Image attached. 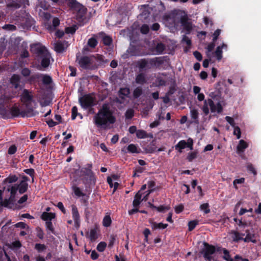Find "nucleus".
<instances>
[{
	"label": "nucleus",
	"instance_id": "24",
	"mask_svg": "<svg viewBox=\"0 0 261 261\" xmlns=\"http://www.w3.org/2000/svg\"><path fill=\"white\" fill-rule=\"evenodd\" d=\"M136 82L138 84L142 85L146 83V79L143 74H138L136 78Z\"/></svg>",
	"mask_w": 261,
	"mask_h": 261
},
{
	"label": "nucleus",
	"instance_id": "18",
	"mask_svg": "<svg viewBox=\"0 0 261 261\" xmlns=\"http://www.w3.org/2000/svg\"><path fill=\"white\" fill-rule=\"evenodd\" d=\"M6 101V100L5 96L2 94H0V115L2 116H5L7 114V112L4 106Z\"/></svg>",
	"mask_w": 261,
	"mask_h": 261
},
{
	"label": "nucleus",
	"instance_id": "28",
	"mask_svg": "<svg viewBox=\"0 0 261 261\" xmlns=\"http://www.w3.org/2000/svg\"><path fill=\"white\" fill-rule=\"evenodd\" d=\"M88 238L91 241H94L97 238L96 231L95 229H91L88 233Z\"/></svg>",
	"mask_w": 261,
	"mask_h": 261
},
{
	"label": "nucleus",
	"instance_id": "22",
	"mask_svg": "<svg viewBox=\"0 0 261 261\" xmlns=\"http://www.w3.org/2000/svg\"><path fill=\"white\" fill-rule=\"evenodd\" d=\"M151 227L154 229H163L166 228L168 226L167 224H163L162 223H156L152 222L151 223Z\"/></svg>",
	"mask_w": 261,
	"mask_h": 261
},
{
	"label": "nucleus",
	"instance_id": "53",
	"mask_svg": "<svg viewBox=\"0 0 261 261\" xmlns=\"http://www.w3.org/2000/svg\"><path fill=\"white\" fill-rule=\"evenodd\" d=\"M17 148L15 145L11 146L8 149V153L9 154H13L16 151Z\"/></svg>",
	"mask_w": 261,
	"mask_h": 261
},
{
	"label": "nucleus",
	"instance_id": "38",
	"mask_svg": "<svg viewBox=\"0 0 261 261\" xmlns=\"http://www.w3.org/2000/svg\"><path fill=\"white\" fill-rule=\"evenodd\" d=\"M197 224H198L197 221L193 220V221H190L188 223L189 230L190 231L192 230L193 229H194V228Z\"/></svg>",
	"mask_w": 261,
	"mask_h": 261
},
{
	"label": "nucleus",
	"instance_id": "9",
	"mask_svg": "<svg viewBox=\"0 0 261 261\" xmlns=\"http://www.w3.org/2000/svg\"><path fill=\"white\" fill-rule=\"evenodd\" d=\"M193 140L191 138H189L186 142L185 140L180 141L175 146L176 149H179V151L181 152V150L185 148L186 147H189L190 150L193 149Z\"/></svg>",
	"mask_w": 261,
	"mask_h": 261
},
{
	"label": "nucleus",
	"instance_id": "37",
	"mask_svg": "<svg viewBox=\"0 0 261 261\" xmlns=\"http://www.w3.org/2000/svg\"><path fill=\"white\" fill-rule=\"evenodd\" d=\"M142 93V90L141 87L136 88L134 91V96L135 97L137 98L139 97Z\"/></svg>",
	"mask_w": 261,
	"mask_h": 261
},
{
	"label": "nucleus",
	"instance_id": "16",
	"mask_svg": "<svg viewBox=\"0 0 261 261\" xmlns=\"http://www.w3.org/2000/svg\"><path fill=\"white\" fill-rule=\"evenodd\" d=\"M181 23L184 28L188 32H190L192 28L191 22L187 19L186 16H184L181 19Z\"/></svg>",
	"mask_w": 261,
	"mask_h": 261
},
{
	"label": "nucleus",
	"instance_id": "49",
	"mask_svg": "<svg viewBox=\"0 0 261 261\" xmlns=\"http://www.w3.org/2000/svg\"><path fill=\"white\" fill-rule=\"evenodd\" d=\"M247 168L248 171L252 173L254 175L256 174V170L251 164H248L247 166Z\"/></svg>",
	"mask_w": 261,
	"mask_h": 261
},
{
	"label": "nucleus",
	"instance_id": "45",
	"mask_svg": "<svg viewBox=\"0 0 261 261\" xmlns=\"http://www.w3.org/2000/svg\"><path fill=\"white\" fill-rule=\"evenodd\" d=\"M197 156V152H193L191 153H190L187 157L188 160L189 161H192L193 159H195Z\"/></svg>",
	"mask_w": 261,
	"mask_h": 261
},
{
	"label": "nucleus",
	"instance_id": "63",
	"mask_svg": "<svg viewBox=\"0 0 261 261\" xmlns=\"http://www.w3.org/2000/svg\"><path fill=\"white\" fill-rule=\"evenodd\" d=\"M21 73L24 76H27L30 74V71L29 69H28V68H24L22 70Z\"/></svg>",
	"mask_w": 261,
	"mask_h": 261
},
{
	"label": "nucleus",
	"instance_id": "30",
	"mask_svg": "<svg viewBox=\"0 0 261 261\" xmlns=\"http://www.w3.org/2000/svg\"><path fill=\"white\" fill-rule=\"evenodd\" d=\"M136 136L138 138L143 139L147 137V134L143 130H138L136 133Z\"/></svg>",
	"mask_w": 261,
	"mask_h": 261
},
{
	"label": "nucleus",
	"instance_id": "40",
	"mask_svg": "<svg viewBox=\"0 0 261 261\" xmlns=\"http://www.w3.org/2000/svg\"><path fill=\"white\" fill-rule=\"evenodd\" d=\"M233 130V134L236 135L237 139H239L241 137V130L238 126H234Z\"/></svg>",
	"mask_w": 261,
	"mask_h": 261
},
{
	"label": "nucleus",
	"instance_id": "6",
	"mask_svg": "<svg viewBox=\"0 0 261 261\" xmlns=\"http://www.w3.org/2000/svg\"><path fill=\"white\" fill-rule=\"evenodd\" d=\"M77 60L80 66L84 69H93L98 65L96 57L94 56L82 57L77 58Z\"/></svg>",
	"mask_w": 261,
	"mask_h": 261
},
{
	"label": "nucleus",
	"instance_id": "35",
	"mask_svg": "<svg viewBox=\"0 0 261 261\" xmlns=\"http://www.w3.org/2000/svg\"><path fill=\"white\" fill-rule=\"evenodd\" d=\"M77 29V27L76 25H73L70 27H68L66 28L65 32L67 34H73L75 32Z\"/></svg>",
	"mask_w": 261,
	"mask_h": 261
},
{
	"label": "nucleus",
	"instance_id": "42",
	"mask_svg": "<svg viewBox=\"0 0 261 261\" xmlns=\"http://www.w3.org/2000/svg\"><path fill=\"white\" fill-rule=\"evenodd\" d=\"M244 181H245L244 178H241L240 179H235L233 181V186L235 187V188L237 189V184H243V183L244 182Z\"/></svg>",
	"mask_w": 261,
	"mask_h": 261
},
{
	"label": "nucleus",
	"instance_id": "56",
	"mask_svg": "<svg viewBox=\"0 0 261 261\" xmlns=\"http://www.w3.org/2000/svg\"><path fill=\"white\" fill-rule=\"evenodd\" d=\"M184 210V206L182 204L176 206L175 207V211L176 213H179Z\"/></svg>",
	"mask_w": 261,
	"mask_h": 261
},
{
	"label": "nucleus",
	"instance_id": "58",
	"mask_svg": "<svg viewBox=\"0 0 261 261\" xmlns=\"http://www.w3.org/2000/svg\"><path fill=\"white\" fill-rule=\"evenodd\" d=\"M156 49L159 53H162L164 49V46L163 44H158L156 46Z\"/></svg>",
	"mask_w": 261,
	"mask_h": 261
},
{
	"label": "nucleus",
	"instance_id": "62",
	"mask_svg": "<svg viewBox=\"0 0 261 261\" xmlns=\"http://www.w3.org/2000/svg\"><path fill=\"white\" fill-rule=\"evenodd\" d=\"M57 206L58 207V208L61 210V211L63 212L64 213H65V209L64 207V205L63 204V203L61 202H59L57 204Z\"/></svg>",
	"mask_w": 261,
	"mask_h": 261
},
{
	"label": "nucleus",
	"instance_id": "10",
	"mask_svg": "<svg viewBox=\"0 0 261 261\" xmlns=\"http://www.w3.org/2000/svg\"><path fill=\"white\" fill-rule=\"evenodd\" d=\"M21 100L22 102L25 103L26 105L30 109L35 108L36 107H32L30 108L29 105L31 103L33 102L35 103L32 99V97L30 95L29 93L27 90H24L22 97H21Z\"/></svg>",
	"mask_w": 261,
	"mask_h": 261
},
{
	"label": "nucleus",
	"instance_id": "47",
	"mask_svg": "<svg viewBox=\"0 0 261 261\" xmlns=\"http://www.w3.org/2000/svg\"><path fill=\"white\" fill-rule=\"evenodd\" d=\"M112 42L111 38L109 36H105L103 38V42L105 45H110Z\"/></svg>",
	"mask_w": 261,
	"mask_h": 261
},
{
	"label": "nucleus",
	"instance_id": "59",
	"mask_svg": "<svg viewBox=\"0 0 261 261\" xmlns=\"http://www.w3.org/2000/svg\"><path fill=\"white\" fill-rule=\"evenodd\" d=\"M46 123L49 127H53L58 124L57 122L54 121L52 119L47 121Z\"/></svg>",
	"mask_w": 261,
	"mask_h": 261
},
{
	"label": "nucleus",
	"instance_id": "44",
	"mask_svg": "<svg viewBox=\"0 0 261 261\" xmlns=\"http://www.w3.org/2000/svg\"><path fill=\"white\" fill-rule=\"evenodd\" d=\"M221 33V30L217 29L213 34V41L215 42Z\"/></svg>",
	"mask_w": 261,
	"mask_h": 261
},
{
	"label": "nucleus",
	"instance_id": "50",
	"mask_svg": "<svg viewBox=\"0 0 261 261\" xmlns=\"http://www.w3.org/2000/svg\"><path fill=\"white\" fill-rule=\"evenodd\" d=\"M149 31V27L146 24L143 25L141 28V32L143 34H147Z\"/></svg>",
	"mask_w": 261,
	"mask_h": 261
},
{
	"label": "nucleus",
	"instance_id": "41",
	"mask_svg": "<svg viewBox=\"0 0 261 261\" xmlns=\"http://www.w3.org/2000/svg\"><path fill=\"white\" fill-rule=\"evenodd\" d=\"M24 171L25 172V173L30 175L32 177V182H33L34 181V173H35L34 170L33 169H28L24 170Z\"/></svg>",
	"mask_w": 261,
	"mask_h": 261
},
{
	"label": "nucleus",
	"instance_id": "12",
	"mask_svg": "<svg viewBox=\"0 0 261 261\" xmlns=\"http://www.w3.org/2000/svg\"><path fill=\"white\" fill-rule=\"evenodd\" d=\"M190 114L191 118L193 120V121L195 123H196L197 124H199L200 123V122L199 121V111H198V109H197L195 107H190Z\"/></svg>",
	"mask_w": 261,
	"mask_h": 261
},
{
	"label": "nucleus",
	"instance_id": "13",
	"mask_svg": "<svg viewBox=\"0 0 261 261\" xmlns=\"http://www.w3.org/2000/svg\"><path fill=\"white\" fill-rule=\"evenodd\" d=\"M233 220L241 228H245L246 227H252L251 221L243 220L242 219L238 220L237 218H234Z\"/></svg>",
	"mask_w": 261,
	"mask_h": 261
},
{
	"label": "nucleus",
	"instance_id": "54",
	"mask_svg": "<svg viewBox=\"0 0 261 261\" xmlns=\"http://www.w3.org/2000/svg\"><path fill=\"white\" fill-rule=\"evenodd\" d=\"M134 115V111L132 109L128 110L125 113V116L127 118H131Z\"/></svg>",
	"mask_w": 261,
	"mask_h": 261
},
{
	"label": "nucleus",
	"instance_id": "31",
	"mask_svg": "<svg viewBox=\"0 0 261 261\" xmlns=\"http://www.w3.org/2000/svg\"><path fill=\"white\" fill-rule=\"evenodd\" d=\"M72 190L74 194L77 197H81L84 196L83 193L81 191L80 189L76 186H73Z\"/></svg>",
	"mask_w": 261,
	"mask_h": 261
},
{
	"label": "nucleus",
	"instance_id": "46",
	"mask_svg": "<svg viewBox=\"0 0 261 261\" xmlns=\"http://www.w3.org/2000/svg\"><path fill=\"white\" fill-rule=\"evenodd\" d=\"M35 248L38 251H42L45 249L46 247L43 244H37L35 245Z\"/></svg>",
	"mask_w": 261,
	"mask_h": 261
},
{
	"label": "nucleus",
	"instance_id": "27",
	"mask_svg": "<svg viewBox=\"0 0 261 261\" xmlns=\"http://www.w3.org/2000/svg\"><path fill=\"white\" fill-rule=\"evenodd\" d=\"M18 179L17 177L15 175H10L5 179V182L9 184H12L16 182Z\"/></svg>",
	"mask_w": 261,
	"mask_h": 261
},
{
	"label": "nucleus",
	"instance_id": "23",
	"mask_svg": "<svg viewBox=\"0 0 261 261\" xmlns=\"http://www.w3.org/2000/svg\"><path fill=\"white\" fill-rule=\"evenodd\" d=\"M20 82V77L17 75H14L11 79V83L15 88H18Z\"/></svg>",
	"mask_w": 261,
	"mask_h": 261
},
{
	"label": "nucleus",
	"instance_id": "5",
	"mask_svg": "<svg viewBox=\"0 0 261 261\" xmlns=\"http://www.w3.org/2000/svg\"><path fill=\"white\" fill-rule=\"evenodd\" d=\"M251 229H246L245 230L246 237L244 238L245 236V233H240L237 231H233L230 233V236L231 238L233 241L238 242L240 240H243L245 242H252L253 243H256V240L255 239V235L253 232H252Z\"/></svg>",
	"mask_w": 261,
	"mask_h": 261
},
{
	"label": "nucleus",
	"instance_id": "20",
	"mask_svg": "<svg viewBox=\"0 0 261 261\" xmlns=\"http://www.w3.org/2000/svg\"><path fill=\"white\" fill-rule=\"evenodd\" d=\"M248 147L247 143L245 142L243 140H241L239 141V143L237 146V151L238 152H243L244 149H246Z\"/></svg>",
	"mask_w": 261,
	"mask_h": 261
},
{
	"label": "nucleus",
	"instance_id": "15",
	"mask_svg": "<svg viewBox=\"0 0 261 261\" xmlns=\"http://www.w3.org/2000/svg\"><path fill=\"white\" fill-rule=\"evenodd\" d=\"M139 149L138 148L137 146L133 144H131L129 145L127 147H123L122 148V151L126 153L127 152L134 153H138L139 152Z\"/></svg>",
	"mask_w": 261,
	"mask_h": 261
},
{
	"label": "nucleus",
	"instance_id": "8",
	"mask_svg": "<svg viewBox=\"0 0 261 261\" xmlns=\"http://www.w3.org/2000/svg\"><path fill=\"white\" fill-rule=\"evenodd\" d=\"M204 248L203 251L204 257L206 260L212 261L213 259L212 255L215 252V248L205 243H204Z\"/></svg>",
	"mask_w": 261,
	"mask_h": 261
},
{
	"label": "nucleus",
	"instance_id": "26",
	"mask_svg": "<svg viewBox=\"0 0 261 261\" xmlns=\"http://www.w3.org/2000/svg\"><path fill=\"white\" fill-rule=\"evenodd\" d=\"M0 261H11L10 258L4 250L0 251Z\"/></svg>",
	"mask_w": 261,
	"mask_h": 261
},
{
	"label": "nucleus",
	"instance_id": "39",
	"mask_svg": "<svg viewBox=\"0 0 261 261\" xmlns=\"http://www.w3.org/2000/svg\"><path fill=\"white\" fill-rule=\"evenodd\" d=\"M88 44L89 46L94 48L97 45V42L95 38H91L89 39Z\"/></svg>",
	"mask_w": 261,
	"mask_h": 261
},
{
	"label": "nucleus",
	"instance_id": "17",
	"mask_svg": "<svg viewBox=\"0 0 261 261\" xmlns=\"http://www.w3.org/2000/svg\"><path fill=\"white\" fill-rule=\"evenodd\" d=\"M72 215L73 220L76 225L80 223V215L77 207L75 205H72Z\"/></svg>",
	"mask_w": 261,
	"mask_h": 261
},
{
	"label": "nucleus",
	"instance_id": "2",
	"mask_svg": "<svg viewBox=\"0 0 261 261\" xmlns=\"http://www.w3.org/2000/svg\"><path fill=\"white\" fill-rule=\"evenodd\" d=\"M204 95L203 93H199L197 95V99L200 101H203V104L202 106L201 109L202 111V116L201 119V123H207L211 120L212 118L211 113H220L223 111V107L220 102L215 103L214 101L211 99L208 98L204 100Z\"/></svg>",
	"mask_w": 261,
	"mask_h": 261
},
{
	"label": "nucleus",
	"instance_id": "33",
	"mask_svg": "<svg viewBox=\"0 0 261 261\" xmlns=\"http://www.w3.org/2000/svg\"><path fill=\"white\" fill-rule=\"evenodd\" d=\"M106 246H107L106 243H105L104 242H101L97 245V249L99 252H102L105 250Z\"/></svg>",
	"mask_w": 261,
	"mask_h": 261
},
{
	"label": "nucleus",
	"instance_id": "32",
	"mask_svg": "<svg viewBox=\"0 0 261 261\" xmlns=\"http://www.w3.org/2000/svg\"><path fill=\"white\" fill-rule=\"evenodd\" d=\"M42 80L44 84H49L51 82V79L50 76L47 75H41Z\"/></svg>",
	"mask_w": 261,
	"mask_h": 261
},
{
	"label": "nucleus",
	"instance_id": "64",
	"mask_svg": "<svg viewBox=\"0 0 261 261\" xmlns=\"http://www.w3.org/2000/svg\"><path fill=\"white\" fill-rule=\"evenodd\" d=\"M233 261H249L247 259L243 258L239 255H236Z\"/></svg>",
	"mask_w": 261,
	"mask_h": 261
},
{
	"label": "nucleus",
	"instance_id": "48",
	"mask_svg": "<svg viewBox=\"0 0 261 261\" xmlns=\"http://www.w3.org/2000/svg\"><path fill=\"white\" fill-rule=\"evenodd\" d=\"M3 28L9 31H14L16 30V27L12 24L5 25L3 26Z\"/></svg>",
	"mask_w": 261,
	"mask_h": 261
},
{
	"label": "nucleus",
	"instance_id": "14",
	"mask_svg": "<svg viewBox=\"0 0 261 261\" xmlns=\"http://www.w3.org/2000/svg\"><path fill=\"white\" fill-rule=\"evenodd\" d=\"M227 48V44L223 43L221 45L218 46L215 52V55L217 57L218 61H220L222 58V49L226 50Z\"/></svg>",
	"mask_w": 261,
	"mask_h": 261
},
{
	"label": "nucleus",
	"instance_id": "11",
	"mask_svg": "<svg viewBox=\"0 0 261 261\" xmlns=\"http://www.w3.org/2000/svg\"><path fill=\"white\" fill-rule=\"evenodd\" d=\"M67 42H58L54 44L55 50L59 53L64 51L68 47Z\"/></svg>",
	"mask_w": 261,
	"mask_h": 261
},
{
	"label": "nucleus",
	"instance_id": "25",
	"mask_svg": "<svg viewBox=\"0 0 261 261\" xmlns=\"http://www.w3.org/2000/svg\"><path fill=\"white\" fill-rule=\"evenodd\" d=\"M222 251L223 253V258L226 261H233L230 255H229V252L226 249H223Z\"/></svg>",
	"mask_w": 261,
	"mask_h": 261
},
{
	"label": "nucleus",
	"instance_id": "3",
	"mask_svg": "<svg viewBox=\"0 0 261 261\" xmlns=\"http://www.w3.org/2000/svg\"><path fill=\"white\" fill-rule=\"evenodd\" d=\"M115 121V119L107 104L103 105L93 117V122L97 126L106 127L108 124H113Z\"/></svg>",
	"mask_w": 261,
	"mask_h": 261
},
{
	"label": "nucleus",
	"instance_id": "19",
	"mask_svg": "<svg viewBox=\"0 0 261 261\" xmlns=\"http://www.w3.org/2000/svg\"><path fill=\"white\" fill-rule=\"evenodd\" d=\"M142 200L141 194L140 191H139L136 193L134 197V199L133 202V207H138Z\"/></svg>",
	"mask_w": 261,
	"mask_h": 261
},
{
	"label": "nucleus",
	"instance_id": "4",
	"mask_svg": "<svg viewBox=\"0 0 261 261\" xmlns=\"http://www.w3.org/2000/svg\"><path fill=\"white\" fill-rule=\"evenodd\" d=\"M31 50L40 56L42 59L41 64L42 68H46L49 65L51 56L45 47L40 44H33L31 46Z\"/></svg>",
	"mask_w": 261,
	"mask_h": 261
},
{
	"label": "nucleus",
	"instance_id": "7",
	"mask_svg": "<svg viewBox=\"0 0 261 261\" xmlns=\"http://www.w3.org/2000/svg\"><path fill=\"white\" fill-rule=\"evenodd\" d=\"M79 101L82 107L84 109H87L94 104L93 97L89 95H86L81 97L79 99Z\"/></svg>",
	"mask_w": 261,
	"mask_h": 261
},
{
	"label": "nucleus",
	"instance_id": "21",
	"mask_svg": "<svg viewBox=\"0 0 261 261\" xmlns=\"http://www.w3.org/2000/svg\"><path fill=\"white\" fill-rule=\"evenodd\" d=\"M55 217V215L52 213L44 212L42 215V219L45 221H51Z\"/></svg>",
	"mask_w": 261,
	"mask_h": 261
},
{
	"label": "nucleus",
	"instance_id": "43",
	"mask_svg": "<svg viewBox=\"0 0 261 261\" xmlns=\"http://www.w3.org/2000/svg\"><path fill=\"white\" fill-rule=\"evenodd\" d=\"M215 42L213 41V42L210 43L208 46H207L206 49H207V55L208 56V54L212 51V50L214 49L215 47Z\"/></svg>",
	"mask_w": 261,
	"mask_h": 261
},
{
	"label": "nucleus",
	"instance_id": "29",
	"mask_svg": "<svg viewBox=\"0 0 261 261\" xmlns=\"http://www.w3.org/2000/svg\"><path fill=\"white\" fill-rule=\"evenodd\" d=\"M111 219L109 215L106 216L103 219V225L105 226H109L111 224Z\"/></svg>",
	"mask_w": 261,
	"mask_h": 261
},
{
	"label": "nucleus",
	"instance_id": "57",
	"mask_svg": "<svg viewBox=\"0 0 261 261\" xmlns=\"http://www.w3.org/2000/svg\"><path fill=\"white\" fill-rule=\"evenodd\" d=\"M146 64L147 62L144 60H142L138 62V65L140 68H144L146 66Z\"/></svg>",
	"mask_w": 261,
	"mask_h": 261
},
{
	"label": "nucleus",
	"instance_id": "51",
	"mask_svg": "<svg viewBox=\"0 0 261 261\" xmlns=\"http://www.w3.org/2000/svg\"><path fill=\"white\" fill-rule=\"evenodd\" d=\"M225 119L232 126H233V127L236 126L234 125L235 124L234 121L232 117H229V116H226L225 117Z\"/></svg>",
	"mask_w": 261,
	"mask_h": 261
},
{
	"label": "nucleus",
	"instance_id": "36",
	"mask_svg": "<svg viewBox=\"0 0 261 261\" xmlns=\"http://www.w3.org/2000/svg\"><path fill=\"white\" fill-rule=\"evenodd\" d=\"M200 209L201 211H203L205 214H207L210 212L208 208V204L207 203H204L200 205Z\"/></svg>",
	"mask_w": 261,
	"mask_h": 261
},
{
	"label": "nucleus",
	"instance_id": "60",
	"mask_svg": "<svg viewBox=\"0 0 261 261\" xmlns=\"http://www.w3.org/2000/svg\"><path fill=\"white\" fill-rule=\"evenodd\" d=\"M201 89L199 87L197 86H194L193 87V92L195 94H198L200 93Z\"/></svg>",
	"mask_w": 261,
	"mask_h": 261
},
{
	"label": "nucleus",
	"instance_id": "61",
	"mask_svg": "<svg viewBox=\"0 0 261 261\" xmlns=\"http://www.w3.org/2000/svg\"><path fill=\"white\" fill-rule=\"evenodd\" d=\"M98 254L95 250H93L91 252V257L92 259H96L98 258Z\"/></svg>",
	"mask_w": 261,
	"mask_h": 261
},
{
	"label": "nucleus",
	"instance_id": "34",
	"mask_svg": "<svg viewBox=\"0 0 261 261\" xmlns=\"http://www.w3.org/2000/svg\"><path fill=\"white\" fill-rule=\"evenodd\" d=\"M120 95L127 96L129 94V89L128 88H121L119 91ZM123 98V96H122Z\"/></svg>",
	"mask_w": 261,
	"mask_h": 261
},
{
	"label": "nucleus",
	"instance_id": "52",
	"mask_svg": "<svg viewBox=\"0 0 261 261\" xmlns=\"http://www.w3.org/2000/svg\"><path fill=\"white\" fill-rule=\"evenodd\" d=\"M77 114V109L76 107H73L72 108V119H75Z\"/></svg>",
	"mask_w": 261,
	"mask_h": 261
},
{
	"label": "nucleus",
	"instance_id": "55",
	"mask_svg": "<svg viewBox=\"0 0 261 261\" xmlns=\"http://www.w3.org/2000/svg\"><path fill=\"white\" fill-rule=\"evenodd\" d=\"M193 54H194V57L196 58V59L197 60H198V61H201L202 60V55L198 51H196L194 52Z\"/></svg>",
	"mask_w": 261,
	"mask_h": 261
},
{
	"label": "nucleus",
	"instance_id": "1",
	"mask_svg": "<svg viewBox=\"0 0 261 261\" xmlns=\"http://www.w3.org/2000/svg\"><path fill=\"white\" fill-rule=\"evenodd\" d=\"M28 180V178L23 176L19 185H10L7 188H4L3 190H0V205L10 207L17 191L19 194H22L27 191L28 188L27 183Z\"/></svg>",
	"mask_w": 261,
	"mask_h": 261
}]
</instances>
